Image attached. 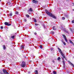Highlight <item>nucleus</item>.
Instances as JSON below:
<instances>
[{
	"mask_svg": "<svg viewBox=\"0 0 74 74\" xmlns=\"http://www.w3.org/2000/svg\"><path fill=\"white\" fill-rule=\"evenodd\" d=\"M65 40L66 42H67V39L66 38H65Z\"/></svg>",
	"mask_w": 74,
	"mask_h": 74,
	"instance_id": "nucleus-29",
	"label": "nucleus"
},
{
	"mask_svg": "<svg viewBox=\"0 0 74 74\" xmlns=\"http://www.w3.org/2000/svg\"><path fill=\"white\" fill-rule=\"evenodd\" d=\"M62 19L63 20H64V19H65V18H64V17H62Z\"/></svg>",
	"mask_w": 74,
	"mask_h": 74,
	"instance_id": "nucleus-24",
	"label": "nucleus"
},
{
	"mask_svg": "<svg viewBox=\"0 0 74 74\" xmlns=\"http://www.w3.org/2000/svg\"><path fill=\"white\" fill-rule=\"evenodd\" d=\"M9 15H10V16H12V13L11 12V13H10Z\"/></svg>",
	"mask_w": 74,
	"mask_h": 74,
	"instance_id": "nucleus-16",
	"label": "nucleus"
},
{
	"mask_svg": "<svg viewBox=\"0 0 74 74\" xmlns=\"http://www.w3.org/2000/svg\"><path fill=\"white\" fill-rule=\"evenodd\" d=\"M62 36L65 39L66 38V36H65L64 35H62Z\"/></svg>",
	"mask_w": 74,
	"mask_h": 74,
	"instance_id": "nucleus-19",
	"label": "nucleus"
},
{
	"mask_svg": "<svg viewBox=\"0 0 74 74\" xmlns=\"http://www.w3.org/2000/svg\"><path fill=\"white\" fill-rule=\"evenodd\" d=\"M72 23H74V20H73L72 21Z\"/></svg>",
	"mask_w": 74,
	"mask_h": 74,
	"instance_id": "nucleus-32",
	"label": "nucleus"
},
{
	"mask_svg": "<svg viewBox=\"0 0 74 74\" xmlns=\"http://www.w3.org/2000/svg\"><path fill=\"white\" fill-rule=\"evenodd\" d=\"M1 36H0V37Z\"/></svg>",
	"mask_w": 74,
	"mask_h": 74,
	"instance_id": "nucleus-48",
	"label": "nucleus"
},
{
	"mask_svg": "<svg viewBox=\"0 0 74 74\" xmlns=\"http://www.w3.org/2000/svg\"><path fill=\"white\" fill-rule=\"evenodd\" d=\"M65 68V65H63V69H64Z\"/></svg>",
	"mask_w": 74,
	"mask_h": 74,
	"instance_id": "nucleus-27",
	"label": "nucleus"
},
{
	"mask_svg": "<svg viewBox=\"0 0 74 74\" xmlns=\"http://www.w3.org/2000/svg\"><path fill=\"white\" fill-rule=\"evenodd\" d=\"M3 49H4V50L5 49L6 47H5V45H3Z\"/></svg>",
	"mask_w": 74,
	"mask_h": 74,
	"instance_id": "nucleus-11",
	"label": "nucleus"
},
{
	"mask_svg": "<svg viewBox=\"0 0 74 74\" xmlns=\"http://www.w3.org/2000/svg\"><path fill=\"white\" fill-rule=\"evenodd\" d=\"M57 29V26H54L53 27V29L54 30H56Z\"/></svg>",
	"mask_w": 74,
	"mask_h": 74,
	"instance_id": "nucleus-6",
	"label": "nucleus"
},
{
	"mask_svg": "<svg viewBox=\"0 0 74 74\" xmlns=\"http://www.w3.org/2000/svg\"><path fill=\"white\" fill-rule=\"evenodd\" d=\"M6 73L7 74H10L9 73H8V72H7Z\"/></svg>",
	"mask_w": 74,
	"mask_h": 74,
	"instance_id": "nucleus-39",
	"label": "nucleus"
},
{
	"mask_svg": "<svg viewBox=\"0 0 74 74\" xmlns=\"http://www.w3.org/2000/svg\"><path fill=\"white\" fill-rule=\"evenodd\" d=\"M34 34L35 35H36V34H37V33H36V32H35Z\"/></svg>",
	"mask_w": 74,
	"mask_h": 74,
	"instance_id": "nucleus-38",
	"label": "nucleus"
},
{
	"mask_svg": "<svg viewBox=\"0 0 74 74\" xmlns=\"http://www.w3.org/2000/svg\"><path fill=\"white\" fill-rule=\"evenodd\" d=\"M32 1L33 3L35 4H37V2H38V1L36 0H33Z\"/></svg>",
	"mask_w": 74,
	"mask_h": 74,
	"instance_id": "nucleus-4",
	"label": "nucleus"
},
{
	"mask_svg": "<svg viewBox=\"0 0 74 74\" xmlns=\"http://www.w3.org/2000/svg\"><path fill=\"white\" fill-rule=\"evenodd\" d=\"M15 14H17V15H18V12H15Z\"/></svg>",
	"mask_w": 74,
	"mask_h": 74,
	"instance_id": "nucleus-23",
	"label": "nucleus"
},
{
	"mask_svg": "<svg viewBox=\"0 0 74 74\" xmlns=\"http://www.w3.org/2000/svg\"><path fill=\"white\" fill-rule=\"evenodd\" d=\"M63 44H64V45H66V43H65V42H64V43H63Z\"/></svg>",
	"mask_w": 74,
	"mask_h": 74,
	"instance_id": "nucleus-35",
	"label": "nucleus"
},
{
	"mask_svg": "<svg viewBox=\"0 0 74 74\" xmlns=\"http://www.w3.org/2000/svg\"><path fill=\"white\" fill-rule=\"evenodd\" d=\"M65 60H67V59H66L65 57Z\"/></svg>",
	"mask_w": 74,
	"mask_h": 74,
	"instance_id": "nucleus-43",
	"label": "nucleus"
},
{
	"mask_svg": "<svg viewBox=\"0 0 74 74\" xmlns=\"http://www.w3.org/2000/svg\"><path fill=\"white\" fill-rule=\"evenodd\" d=\"M53 49V48H51V51H52Z\"/></svg>",
	"mask_w": 74,
	"mask_h": 74,
	"instance_id": "nucleus-31",
	"label": "nucleus"
},
{
	"mask_svg": "<svg viewBox=\"0 0 74 74\" xmlns=\"http://www.w3.org/2000/svg\"><path fill=\"white\" fill-rule=\"evenodd\" d=\"M69 64H71V66H72V67H74V65L73 63H72L71 62H69Z\"/></svg>",
	"mask_w": 74,
	"mask_h": 74,
	"instance_id": "nucleus-7",
	"label": "nucleus"
},
{
	"mask_svg": "<svg viewBox=\"0 0 74 74\" xmlns=\"http://www.w3.org/2000/svg\"><path fill=\"white\" fill-rule=\"evenodd\" d=\"M4 24L5 25H6L7 26H9L11 25V24H9V23L6 22H5Z\"/></svg>",
	"mask_w": 74,
	"mask_h": 74,
	"instance_id": "nucleus-3",
	"label": "nucleus"
},
{
	"mask_svg": "<svg viewBox=\"0 0 74 74\" xmlns=\"http://www.w3.org/2000/svg\"><path fill=\"white\" fill-rule=\"evenodd\" d=\"M21 47H22V48H24V46L23 45H22L21 46Z\"/></svg>",
	"mask_w": 74,
	"mask_h": 74,
	"instance_id": "nucleus-30",
	"label": "nucleus"
},
{
	"mask_svg": "<svg viewBox=\"0 0 74 74\" xmlns=\"http://www.w3.org/2000/svg\"><path fill=\"white\" fill-rule=\"evenodd\" d=\"M72 5H73L74 6V3H73Z\"/></svg>",
	"mask_w": 74,
	"mask_h": 74,
	"instance_id": "nucleus-42",
	"label": "nucleus"
},
{
	"mask_svg": "<svg viewBox=\"0 0 74 74\" xmlns=\"http://www.w3.org/2000/svg\"><path fill=\"white\" fill-rule=\"evenodd\" d=\"M60 60V57H58V60Z\"/></svg>",
	"mask_w": 74,
	"mask_h": 74,
	"instance_id": "nucleus-25",
	"label": "nucleus"
},
{
	"mask_svg": "<svg viewBox=\"0 0 74 74\" xmlns=\"http://www.w3.org/2000/svg\"><path fill=\"white\" fill-rule=\"evenodd\" d=\"M51 34H55V33L54 32H53V31L51 32Z\"/></svg>",
	"mask_w": 74,
	"mask_h": 74,
	"instance_id": "nucleus-18",
	"label": "nucleus"
},
{
	"mask_svg": "<svg viewBox=\"0 0 74 74\" xmlns=\"http://www.w3.org/2000/svg\"><path fill=\"white\" fill-rule=\"evenodd\" d=\"M58 51H59L60 52V53L61 54L63 53V52L62 51V50L60 49L58 47Z\"/></svg>",
	"mask_w": 74,
	"mask_h": 74,
	"instance_id": "nucleus-5",
	"label": "nucleus"
},
{
	"mask_svg": "<svg viewBox=\"0 0 74 74\" xmlns=\"http://www.w3.org/2000/svg\"><path fill=\"white\" fill-rule=\"evenodd\" d=\"M3 72L4 73H6L7 72V71L6 70H5L4 69H3Z\"/></svg>",
	"mask_w": 74,
	"mask_h": 74,
	"instance_id": "nucleus-8",
	"label": "nucleus"
},
{
	"mask_svg": "<svg viewBox=\"0 0 74 74\" xmlns=\"http://www.w3.org/2000/svg\"><path fill=\"white\" fill-rule=\"evenodd\" d=\"M35 74H37V73H35Z\"/></svg>",
	"mask_w": 74,
	"mask_h": 74,
	"instance_id": "nucleus-46",
	"label": "nucleus"
},
{
	"mask_svg": "<svg viewBox=\"0 0 74 74\" xmlns=\"http://www.w3.org/2000/svg\"><path fill=\"white\" fill-rule=\"evenodd\" d=\"M61 41H62V42L63 43L64 42V41H63V40H61Z\"/></svg>",
	"mask_w": 74,
	"mask_h": 74,
	"instance_id": "nucleus-33",
	"label": "nucleus"
},
{
	"mask_svg": "<svg viewBox=\"0 0 74 74\" xmlns=\"http://www.w3.org/2000/svg\"><path fill=\"white\" fill-rule=\"evenodd\" d=\"M53 73L54 74H56V72L55 71H53Z\"/></svg>",
	"mask_w": 74,
	"mask_h": 74,
	"instance_id": "nucleus-21",
	"label": "nucleus"
},
{
	"mask_svg": "<svg viewBox=\"0 0 74 74\" xmlns=\"http://www.w3.org/2000/svg\"><path fill=\"white\" fill-rule=\"evenodd\" d=\"M26 66V62H22L21 64V66L22 67H25Z\"/></svg>",
	"mask_w": 74,
	"mask_h": 74,
	"instance_id": "nucleus-2",
	"label": "nucleus"
},
{
	"mask_svg": "<svg viewBox=\"0 0 74 74\" xmlns=\"http://www.w3.org/2000/svg\"><path fill=\"white\" fill-rule=\"evenodd\" d=\"M14 37H15V36H13L11 37L12 38L14 39Z\"/></svg>",
	"mask_w": 74,
	"mask_h": 74,
	"instance_id": "nucleus-22",
	"label": "nucleus"
},
{
	"mask_svg": "<svg viewBox=\"0 0 74 74\" xmlns=\"http://www.w3.org/2000/svg\"><path fill=\"white\" fill-rule=\"evenodd\" d=\"M24 21H25V22H26V19H24Z\"/></svg>",
	"mask_w": 74,
	"mask_h": 74,
	"instance_id": "nucleus-40",
	"label": "nucleus"
},
{
	"mask_svg": "<svg viewBox=\"0 0 74 74\" xmlns=\"http://www.w3.org/2000/svg\"><path fill=\"white\" fill-rule=\"evenodd\" d=\"M29 10L31 12H32V11H33V9L31 8H30Z\"/></svg>",
	"mask_w": 74,
	"mask_h": 74,
	"instance_id": "nucleus-10",
	"label": "nucleus"
},
{
	"mask_svg": "<svg viewBox=\"0 0 74 74\" xmlns=\"http://www.w3.org/2000/svg\"><path fill=\"white\" fill-rule=\"evenodd\" d=\"M35 25L36 26H37V25H38V24H36H36H35Z\"/></svg>",
	"mask_w": 74,
	"mask_h": 74,
	"instance_id": "nucleus-37",
	"label": "nucleus"
},
{
	"mask_svg": "<svg viewBox=\"0 0 74 74\" xmlns=\"http://www.w3.org/2000/svg\"><path fill=\"white\" fill-rule=\"evenodd\" d=\"M34 22H35V23H36V22H37V20H36L35 18H34Z\"/></svg>",
	"mask_w": 74,
	"mask_h": 74,
	"instance_id": "nucleus-12",
	"label": "nucleus"
},
{
	"mask_svg": "<svg viewBox=\"0 0 74 74\" xmlns=\"http://www.w3.org/2000/svg\"><path fill=\"white\" fill-rule=\"evenodd\" d=\"M44 28H45V29L46 28H45V26H44Z\"/></svg>",
	"mask_w": 74,
	"mask_h": 74,
	"instance_id": "nucleus-44",
	"label": "nucleus"
},
{
	"mask_svg": "<svg viewBox=\"0 0 74 74\" xmlns=\"http://www.w3.org/2000/svg\"><path fill=\"white\" fill-rule=\"evenodd\" d=\"M39 47L41 49H42V45H40L39 46Z\"/></svg>",
	"mask_w": 74,
	"mask_h": 74,
	"instance_id": "nucleus-20",
	"label": "nucleus"
},
{
	"mask_svg": "<svg viewBox=\"0 0 74 74\" xmlns=\"http://www.w3.org/2000/svg\"><path fill=\"white\" fill-rule=\"evenodd\" d=\"M1 1V0H0V1Z\"/></svg>",
	"mask_w": 74,
	"mask_h": 74,
	"instance_id": "nucleus-45",
	"label": "nucleus"
},
{
	"mask_svg": "<svg viewBox=\"0 0 74 74\" xmlns=\"http://www.w3.org/2000/svg\"><path fill=\"white\" fill-rule=\"evenodd\" d=\"M0 74H3V73H2V72H0Z\"/></svg>",
	"mask_w": 74,
	"mask_h": 74,
	"instance_id": "nucleus-41",
	"label": "nucleus"
},
{
	"mask_svg": "<svg viewBox=\"0 0 74 74\" xmlns=\"http://www.w3.org/2000/svg\"><path fill=\"white\" fill-rule=\"evenodd\" d=\"M69 42H70V43H71V44H73V42H72V41L70 40H69Z\"/></svg>",
	"mask_w": 74,
	"mask_h": 74,
	"instance_id": "nucleus-13",
	"label": "nucleus"
},
{
	"mask_svg": "<svg viewBox=\"0 0 74 74\" xmlns=\"http://www.w3.org/2000/svg\"><path fill=\"white\" fill-rule=\"evenodd\" d=\"M52 62H53V63H55V61L54 60H52Z\"/></svg>",
	"mask_w": 74,
	"mask_h": 74,
	"instance_id": "nucleus-36",
	"label": "nucleus"
},
{
	"mask_svg": "<svg viewBox=\"0 0 74 74\" xmlns=\"http://www.w3.org/2000/svg\"><path fill=\"white\" fill-rule=\"evenodd\" d=\"M26 16L27 18H29V15L27 14L26 15Z\"/></svg>",
	"mask_w": 74,
	"mask_h": 74,
	"instance_id": "nucleus-26",
	"label": "nucleus"
},
{
	"mask_svg": "<svg viewBox=\"0 0 74 74\" xmlns=\"http://www.w3.org/2000/svg\"><path fill=\"white\" fill-rule=\"evenodd\" d=\"M70 30L72 32H74V29L73 30H72V29H71V28H70Z\"/></svg>",
	"mask_w": 74,
	"mask_h": 74,
	"instance_id": "nucleus-14",
	"label": "nucleus"
},
{
	"mask_svg": "<svg viewBox=\"0 0 74 74\" xmlns=\"http://www.w3.org/2000/svg\"><path fill=\"white\" fill-rule=\"evenodd\" d=\"M1 29H3V26H1Z\"/></svg>",
	"mask_w": 74,
	"mask_h": 74,
	"instance_id": "nucleus-34",
	"label": "nucleus"
},
{
	"mask_svg": "<svg viewBox=\"0 0 74 74\" xmlns=\"http://www.w3.org/2000/svg\"><path fill=\"white\" fill-rule=\"evenodd\" d=\"M73 11H74V9L73 10Z\"/></svg>",
	"mask_w": 74,
	"mask_h": 74,
	"instance_id": "nucleus-47",
	"label": "nucleus"
},
{
	"mask_svg": "<svg viewBox=\"0 0 74 74\" xmlns=\"http://www.w3.org/2000/svg\"><path fill=\"white\" fill-rule=\"evenodd\" d=\"M45 12L48 15H49L50 16L52 17V18H54V19H56V17L55 16V15H53L52 13L51 12H49L47 10H45Z\"/></svg>",
	"mask_w": 74,
	"mask_h": 74,
	"instance_id": "nucleus-1",
	"label": "nucleus"
},
{
	"mask_svg": "<svg viewBox=\"0 0 74 74\" xmlns=\"http://www.w3.org/2000/svg\"><path fill=\"white\" fill-rule=\"evenodd\" d=\"M63 62V65H65V63L64 62V60L62 61Z\"/></svg>",
	"mask_w": 74,
	"mask_h": 74,
	"instance_id": "nucleus-17",
	"label": "nucleus"
},
{
	"mask_svg": "<svg viewBox=\"0 0 74 74\" xmlns=\"http://www.w3.org/2000/svg\"><path fill=\"white\" fill-rule=\"evenodd\" d=\"M8 4H9V5L11 3L10 2H8Z\"/></svg>",
	"mask_w": 74,
	"mask_h": 74,
	"instance_id": "nucleus-28",
	"label": "nucleus"
},
{
	"mask_svg": "<svg viewBox=\"0 0 74 74\" xmlns=\"http://www.w3.org/2000/svg\"><path fill=\"white\" fill-rule=\"evenodd\" d=\"M35 74H38V71L37 70L35 71Z\"/></svg>",
	"mask_w": 74,
	"mask_h": 74,
	"instance_id": "nucleus-15",
	"label": "nucleus"
},
{
	"mask_svg": "<svg viewBox=\"0 0 74 74\" xmlns=\"http://www.w3.org/2000/svg\"><path fill=\"white\" fill-rule=\"evenodd\" d=\"M61 55L64 58H65V56H64V54L62 53V54H61Z\"/></svg>",
	"mask_w": 74,
	"mask_h": 74,
	"instance_id": "nucleus-9",
	"label": "nucleus"
}]
</instances>
